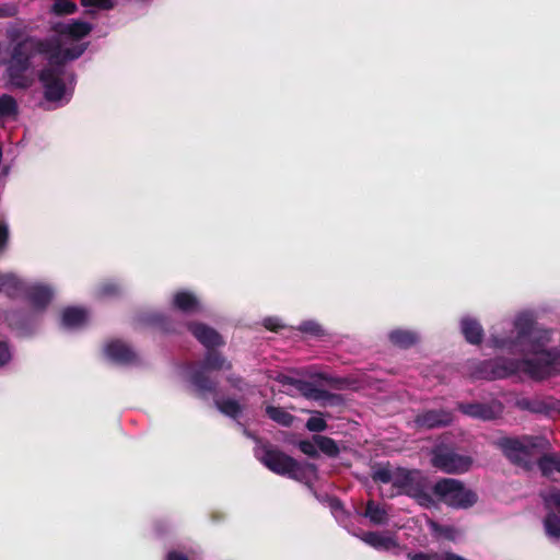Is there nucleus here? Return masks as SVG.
Here are the masks:
<instances>
[{"instance_id": "1", "label": "nucleus", "mask_w": 560, "mask_h": 560, "mask_svg": "<svg viewBox=\"0 0 560 560\" xmlns=\"http://www.w3.org/2000/svg\"><path fill=\"white\" fill-rule=\"evenodd\" d=\"M528 348H516V353L533 354V358L511 359L495 358L485 360L478 365L481 378L501 380L520 372L534 381H544L560 373V349L546 346L550 341L549 330L534 331L528 337Z\"/></svg>"}, {"instance_id": "2", "label": "nucleus", "mask_w": 560, "mask_h": 560, "mask_svg": "<svg viewBox=\"0 0 560 560\" xmlns=\"http://www.w3.org/2000/svg\"><path fill=\"white\" fill-rule=\"evenodd\" d=\"M49 45L45 39L26 36L15 43L10 51L9 59L5 61V74L9 83L20 90H26L32 86L33 79L27 72L32 68V59L36 55L49 52Z\"/></svg>"}, {"instance_id": "3", "label": "nucleus", "mask_w": 560, "mask_h": 560, "mask_svg": "<svg viewBox=\"0 0 560 560\" xmlns=\"http://www.w3.org/2000/svg\"><path fill=\"white\" fill-rule=\"evenodd\" d=\"M206 350L203 359L189 372V383L201 398L207 397V395H217L218 393L219 383L210 376L209 372L231 370L233 366L232 363L218 351V348Z\"/></svg>"}, {"instance_id": "4", "label": "nucleus", "mask_w": 560, "mask_h": 560, "mask_svg": "<svg viewBox=\"0 0 560 560\" xmlns=\"http://www.w3.org/2000/svg\"><path fill=\"white\" fill-rule=\"evenodd\" d=\"M257 457L270 471L298 481L305 479L307 471L316 470L314 464H301L270 443L261 445L260 454Z\"/></svg>"}, {"instance_id": "5", "label": "nucleus", "mask_w": 560, "mask_h": 560, "mask_svg": "<svg viewBox=\"0 0 560 560\" xmlns=\"http://www.w3.org/2000/svg\"><path fill=\"white\" fill-rule=\"evenodd\" d=\"M396 495L412 498L419 505L427 509L434 505V499L428 491L427 479L417 469L396 468L389 498Z\"/></svg>"}, {"instance_id": "6", "label": "nucleus", "mask_w": 560, "mask_h": 560, "mask_svg": "<svg viewBox=\"0 0 560 560\" xmlns=\"http://www.w3.org/2000/svg\"><path fill=\"white\" fill-rule=\"evenodd\" d=\"M38 81L43 88V95L47 102H61L68 93V84L75 80L73 71L66 67H60L51 61L43 67L37 74Z\"/></svg>"}, {"instance_id": "7", "label": "nucleus", "mask_w": 560, "mask_h": 560, "mask_svg": "<svg viewBox=\"0 0 560 560\" xmlns=\"http://www.w3.org/2000/svg\"><path fill=\"white\" fill-rule=\"evenodd\" d=\"M545 443L544 438L525 435L523 438H502L498 445L513 465L529 470L536 451L541 448Z\"/></svg>"}, {"instance_id": "8", "label": "nucleus", "mask_w": 560, "mask_h": 560, "mask_svg": "<svg viewBox=\"0 0 560 560\" xmlns=\"http://www.w3.org/2000/svg\"><path fill=\"white\" fill-rule=\"evenodd\" d=\"M432 492L440 502L455 510L470 509L478 501V494L474 490L454 478L439 479L434 483Z\"/></svg>"}, {"instance_id": "9", "label": "nucleus", "mask_w": 560, "mask_h": 560, "mask_svg": "<svg viewBox=\"0 0 560 560\" xmlns=\"http://www.w3.org/2000/svg\"><path fill=\"white\" fill-rule=\"evenodd\" d=\"M514 327L516 329L515 337H499L491 335V346L515 354L516 348L522 347L525 340L533 335L535 328V319L533 315L528 313L520 314L514 320Z\"/></svg>"}, {"instance_id": "10", "label": "nucleus", "mask_w": 560, "mask_h": 560, "mask_svg": "<svg viewBox=\"0 0 560 560\" xmlns=\"http://www.w3.org/2000/svg\"><path fill=\"white\" fill-rule=\"evenodd\" d=\"M431 463L433 467L446 474H462L469 470L472 459L448 446L439 445L432 451Z\"/></svg>"}, {"instance_id": "11", "label": "nucleus", "mask_w": 560, "mask_h": 560, "mask_svg": "<svg viewBox=\"0 0 560 560\" xmlns=\"http://www.w3.org/2000/svg\"><path fill=\"white\" fill-rule=\"evenodd\" d=\"M49 45V52H46L47 61H51L60 67H66L67 62L81 57L88 48V43L77 44L72 47L62 48L58 39L45 38Z\"/></svg>"}, {"instance_id": "12", "label": "nucleus", "mask_w": 560, "mask_h": 560, "mask_svg": "<svg viewBox=\"0 0 560 560\" xmlns=\"http://www.w3.org/2000/svg\"><path fill=\"white\" fill-rule=\"evenodd\" d=\"M454 420L453 412L446 409H430L418 413L415 417V424L418 429H439L450 425Z\"/></svg>"}, {"instance_id": "13", "label": "nucleus", "mask_w": 560, "mask_h": 560, "mask_svg": "<svg viewBox=\"0 0 560 560\" xmlns=\"http://www.w3.org/2000/svg\"><path fill=\"white\" fill-rule=\"evenodd\" d=\"M187 329L206 348H220L225 345L221 334L214 328L200 322L187 323Z\"/></svg>"}, {"instance_id": "14", "label": "nucleus", "mask_w": 560, "mask_h": 560, "mask_svg": "<svg viewBox=\"0 0 560 560\" xmlns=\"http://www.w3.org/2000/svg\"><path fill=\"white\" fill-rule=\"evenodd\" d=\"M26 300L38 311L45 310L52 300V290L48 285L35 284L24 290Z\"/></svg>"}, {"instance_id": "15", "label": "nucleus", "mask_w": 560, "mask_h": 560, "mask_svg": "<svg viewBox=\"0 0 560 560\" xmlns=\"http://www.w3.org/2000/svg\"><path fill=\"white\" fill-rule=\"evenodd\" d=\"M105 353L112 361L119 364H130L137 359L135 351L120 340H114L107 343Z\"/></svg>"}, {"instance_id": "16", "label": "nucleus", "mask_w": 560, "mask_h": 560, "mask_svg": "<svg viewBox=\"0 0 560 560\" xmlns=\"http://www.w3.org/2000/svg\"><path fill=\"white\" fill-rule=\"evenodd\" d=\"M296 383V390L305 398L312 400H331L339 402L341 397L337 394H332L326 389L316 387L312 382L305 380H299Z\"/></svg>"}, {"instance_id": "17", "label": "nucleus", "mask_w": 560, "mask_h": 560, "mask_svg": "<svg viewBox=\"0 0 560 560\" xmlns=\"http://www.w3.org/2000/svg\"><path fill=\"white\" fill-rule=\"evenodd\" d=\"M143 322L163 334L180 332V323L163 313H150L144 316Z\"/></svg>"}, {"instance_id": "18", "label": "nucleus", "mask_w": 560, "mask_h": 560, "mask_svg": "<svg viewBox=\"0 0 560 560\" xmlns=\"http://www.w3.org/2000/svg\"><path fill=\"white\" fill-rule=\"evenodd\" d=\"M54 30L63 37L79 40L91 33L92 25L89 22L73 20L69 23H59Z\"/></svg>"}, {"instance_id": "19", "label": "nucleus", "mask_w": 560, "mask_h": 560, "mask_svg": "<svg viewBox=\"0 0 560 560\" xmlns=\"http://www.w3.org/2000/svg\"><path fill=\"white\" fill-rule=\"evenodd\" d=\"M358 537L376 550L388 551L398 547V542L394 537L382 535L377 532H363Z\"/></svg>"}, {"instance_id": "20", "label": "nucleus", "mask_w": 560, "mask_h": 560, "mask_svg": "<svg viewBox=\"0 0 560 560\" xmlns=\"http://www.w3.org/2000/svg\"><path fill=\"white\" fill-rule=\"evenodd\" d=\"M458 410L466 416L481 420H492L495 418V411L489 404L472 402L464 404L459 402L457 406Z\"/></svg>"}, {"instance_id": "21", "label": "nucleus", "mask_w": 560, "mask_h": 560, "mask_svg": "<svg viewBox=\"0 0 560 560\" xmlns=\"http://www.w3.org/2000/svg\"><path fill=\"white\" fill-rule=\"evenodd\" d=\"M24 283L19 277L13 273H0V293L10 299H15L24 293Z\"/></svg>"}, {"instance_id": "22", "label": "nucleus", "mask_w": 560, "mask_h": 560, "mask_svg": "<svg viewBox=\"0 0 560 560\" xmlns=\"http://www.w3.org/2000/svg\"><path fill=\"white\" fill-rule=\"evenodd\" d=\"M462 334L467 342L480 345L483 339V328L480 323L471 317H465L460 322Z\"/></svg>"}, {"instance_id": "23", "label": "nucleus", "mask_w": 560, "mask_h": 560, "mask_svg": "<svg viewBox=\"0 0 560 560\" xmlns=\"http://www.w3.org/2000/svg\"><path fill=\"white\" fill-rule=\"evenodd\" d=\"M388 339L395 347L408 349L419 341L417 332L408 329H394L388 334Z\"/></svg>"}, {"instance_id": "24", "label": "nucleus", "mask_w": 560, "mask_h": 560, "mask_svg": "<svg viewBox=\"0 0 560 560\" xmlns=\"http://www.w3.org/2000/svg\"><path fill=\"white\" fill-rule=\"evenodd\" d=\"M173 305L184 313L196 312L199 307L197 296L189 291H178L174 294Z\"/></svg>"}, {"instance_id": "25", "label": "nucleus", "mask_w": 560, "mask_h": 560, "mask_svg": "<svg viewBox=\"0 0 560 560\" xmlns=\"http://www.w3.org/2000/svg\"><path fill=\"white\" fill-rule=\"evenodd\" d=\"M86 312L80 307H66L61 314V325L66 328H77L86 322Z\"/></svg>"}, {"instance_id": "26", "label": "nucleus", "mask_w": 560, "mask_h": 560, "mask_svg": "<svg viewBox=\"0 0 560 560\" xmlns=\"http://www.w3.org/2000/svg\"><path fill=\"white\" fill-rule=\"evenodd\" d=\"M214 406L222 415L234 420H237L243 412V406L233 398L214 399Z\"/></svg>"}, {"instance_id": "27", "label": "nucleus", "mask_w": 560, "mask_h": 560, "mask_svg": "<svg viewBox=\"0 0 560 560\" xmlns=\"http://www.w3.org/2000/svg\"><path fill=\"white\" fill-rule=\"evenodd\" d=\"M363 516L369 518L374 525H384L388 521V514L386 510L375 503L373 500H369L365 504Z\"/></svg>"}, {"instance_id": "28", "label": "nucleus", "mask_w": 560, "mask_h": 560, "mask_svg": "<svg viewBox=\"0 0 560 560\" xmlns=\"http://www.w3.org/2000/svg\"><path fill=\"white\" fill-rule=\"evenodd\" d=\"M313 441L317 445L318 450L323 452L328 457L335 458L339 455L340 448L337 442L326 435L315 434L313 436Z\"/></svg>"}, {"instance_id": "29", "label": "nucleus", "mask_w": 560, "mask_h": 560, "mask_svg": "<svg viewBox=\"0 0 560 560\" xmlns=\"http://www.w3.org/2000/svg\"><path fill=\"white\" fill-rule=\"evenodd\" d=\"M266 415L269 419L277 422L278 424L282 427H291L294 421V416L284 410L282 407L277 406H267L266 407Z\"/></svg>"}, {"instance_id": "30", "label": "nucleus", "mask_w": 560, "mask_h": 560, "mask_svg": "<svg viewBox=\"0 0 560 560\" xmlns=\"http://www.w3.org/2000/svg\"><path fill=\"white\" fill-rule=\"evenodd\" d=\"M542 525L548 538L560 539V516L555 511H549L545 515Z\"/></svg>"}, {"instance_id": "31", "label": "nucleus", "mask_w": 560, "mask_h": 560, "mask_svg": "<svg viewBox=\"0 0 560 560\" xmlns=\"http://www.w3.org/2000/svg\"><path fill=\"white\" fill-rule=\"evenodd\" d=\"M396 475V469H392L389 463L387 464H377L372 467V479L374 482L380 483H389L394 482V478Z\"/></svg>"}, {"instance_id": "32", "label": "nucleus", "mask_w": 560, "mask_h": 560, "mask_svg": "<svg viewBox=\"0 0 560 560\" xmlns=\"http://www.w3.org/2000/svg\"><path fill=\"white\" fill-rule=\"evenodd\" d=\"M538 468L546 477L551 476L555 471L560 474V458L553 455H542L537 462Z\"/></svg>"}, {"instance_id": "33", "label": "nucleus", "mask_w": 560, "mask_h": 560, "mask_svg": "<svg viewBox=\"0 0 560 560\" xmlns=\"http://www.w3.org/2000/svg\"><path fill=\"white\" fill-rule=\"evenodd\" d=\"M122 292L119 283L113 280H106L96 288V295L100 299L118 298Z\"/></svg>"}, {"instance_id": "34", "label": "nucleus", "mask_w": 560, "mask_h": 560, "mask_svg": "<svg viewBox=\"0 0 560 560\" xmlns=\"http://www.w3.org/2000/svg\"><path fill=\"white\" fill-rule=\"evenodd\" d=\"M19 107L15 98L9 94L0 96V118L18 115Z\"/></svg>"}, {"instance_id": "35", "label": "nucleus", "mask_w": 560, "mask_h": 560, "mask_svg": "<svg viewBox=\"0 0 560 560\" xmlns=\"http://www.w3.org/2000/svg\"><path fill=\"white\" fill-rule=\"evenodd\" d=\"M77 11V4L71 0H55L51 12L56 15H69Z\"/></svg>"}, {"instance_id": "36", "label": "nucleus", "mask_w": 560, "mask_h": 560, "mask_svg": "<svg viewBox=\"0 0 560 560\" xmlns=\"http://www.w3.org/2000/svg\"><path fill=\"white\" fill-rule=\"evenodd\" d=\"M317 377L322 381H324L326 384H328L330 387L335 389H345L350 385V380L346 377H334L330 375H327L325 373H319Z\"/></svg>"}, {"instance_id": "37", "label": "nucleus", "mask_w": 560, "mask_h": 560, "mask_svg": "<svg viewBox=\"0 0 560 560\" xmlns=\"http://www.w3.org/2000/svg\"><path fill=\"white\" fill-rule=\"evenodd\" d=\"M517 406L521 409L529 410L532 412H542V411H545V406L539 400H532V399H528V398H523V399L517 401Z\"/></svg>"}, {"instance_id": "38", "label": "nucleus", "mask_w": 560, "mask_h": 560, "mask_svg": "<svg viewBox=\"0 0 560 560\" xmlns=\"http://www.w3.org/2000/svg\"><path fill=\"white\" fill-rule=\"evenodd\" d=\"M306 429L310 432H323L327 429V422L322 417H311L307 419Z\"/></svg>"}, {"instance_id": "39", "label": "nucleus", "mask_w": 560, "mask_h": 560, "mask_svg": "<svg viewBox=\"0 0 560 560\" xmlns=\"http://www.w3.org/2000/svg\"><path fill=\"white\" fill-rule=\"evenodd\" d=\"M299 448L303 454L307 455L308 457L317 458L319 456L317 445L315 444L314 441L312 442L308 440H302L299 442Z\"/></svg>"}, {"instance_id": "40", "label": "nucleus", "mask_w": 560, "mask_h": 560, "mask_svg": "<svg viewBox=\"0 0 560 560\" xmlns=\"http://www.w3.org/2000/svg\"><path fill=\"white\" fill-rule=\"evenodd\" d=\"M197 552L194 550H189L187 553L171 550L167 552L165 560H196Z\"/></svg>"}, {"instance_id": "41", "label": "nucleus", "mask_w": 560, "mask_h": 560, "mask_svg": "<svg viewBox=\"0 0 560 560\" xmlns=\"http://www.w3.org/2000/svg\"><path fill=\"white\" fill-rule=\"evenodd\" d=\"M81 5L89 8L94 7L100 10H109L114 7L113 0H81Z\"/></svg>"}, {"instance_id": "42", "label": "nucleus", "mask_w": 560, "mask_h": 560, "mask_svg": "<svg viewBox=\"0 0 560 560\" xmlns=\"http://www.w3.org/2000/svg\"><path fill=\"white\" fill-rule=\"evenodd\" d=\"M19 13V7L15 2H5L0 4V19L13 18Z\"/></svg>"}, {"instance_id": "43", "label": "nucleus", "mask_w": 560, "mask_h": 560, "mask_svg": "<svg viewBox=\"0 0 560 560\" xmlns=\"http://www.w3.org/2000/svg\"><path fill=\"white\" fill-rule=\"evenodd\" d=\"M11 360V351L5 340L0 338V368L8 364Z\"/></svg>"}, {"instance_id": "44", "label": "nucleus", "mask_w": 560, "mask_h": 560, "mask_svg": "<svg viewBox=\"0 0 560 560\" xmlns=\"http://www.w3.org/2000/svg\"><path fill=\"white\" fill-rule=\"evenodd\" d=\"M546 508H555L560 513V491H552L545 499Z\"/></svg>"}, {"instance_id": "45", "label": "nucleus", "mask_w": 560, "mask_h": 560, "mask_svg": "<svg viewBox=\"0 0 560 560\" xmlns=\"http://www.w3.org/2000/svg\"><path fill=\"white\" fill-rule=\"evenodd\" d=\"M301 331L308 332L314 336H319L323 332L322 327L314 322H304L300 326Z\"/></svg>"}, {"instance_id": "46", "label": "nucleus", "mask_w": 560, "mask_h": 560, "mask_svg": "<svg viewBox=\"0 0 560 560\" xmlns=\"http://www.w3.org/2000/svg\"><path fill=\"white\" fill-rule=\"evenodd\" d=\"M228 383L235 389L242 392L246 386L245 380L240 375H230L226 377Z\"/></svg>"}, {"instance_id": "47", "label": "nucleus", "mask_w": 560, "mask_h": 560, "mask_svg": "<svg viewBox=\"0 0 560 560\" xmlns=\"http://www.w3.org/2000/svg\"><path fill=\"white\" fill-rule=\"evenodd\" d=\"M8 241H9V229H8V225L0 221V253H2L7 245H8Z\"/></svg>"}, {"instance_id": "48", "label": "nucleus", "mask_w": 560, "mask_h": 560, "mask_svg": "<svg viewBox=\"0 0 560 560\" xmlns=\"http://www.w3.org/2000/svg\"><path fill=\"white\" fill-rule=\"evenodd\" d=\"M264 326L271 331H278L283 327L278 319L271 317L265 319Z\"/></svg>"}, {"instance_id": "49", "label": "nucleus", "mask_w": 560, "mask_h": 560, "mask_svg": "<svg viewBox=\"0 0 560 560\" xmlns=\"http://www.w3.org/2000/svg\"><path fill=\"white\" fill-rule=\"evenodd\" d=\"M300 378H294V377H291V376H288V375H279L277 381L282 384V385H290V386H293L294 388H296V383L295 382H299Z\"/></svg>"}, {"instance_id": "50", "label": "nucleus", "mask_w": 560, "mask_h": 560, "mask_svg": "<svg viewBox=\"0 0 560 560\" xmlns=\"http://www.w3.org/2000/svg\"><path fill=\"white\" fill-rule=\"evenodd\" d=\"M410 560H433L432 557L424 552L408 553Z\"/></svg>"}, {"instance_id": "51", "label": "nucleus", "mask_w": 560, "mask_h": 560, "mask_svg": "<svg viewBox=\"0 0 560 560\" xmlns=\"http://www.w3.org/2000/svg\"><path fill=\"white\" fill-rule=\"evenodd\" d=\"M441 560H466V559L456 553H453V552H445L442 556Z\"/></svg>"}, {"instance_id": "52", "label": "nucleus", "mask_w": 560, "mask_h": 560, "mask_svg": "<svg viewBox=\"0 0 560 560\" xmlns=\"http://www.w3.org/2000/svg\"><path fill=\"white\" fill-rule=\"evenodd\" d=\"M7 58L3 57V45L0 43V66L5 65Z\"/></svg>"}]
</instances>
